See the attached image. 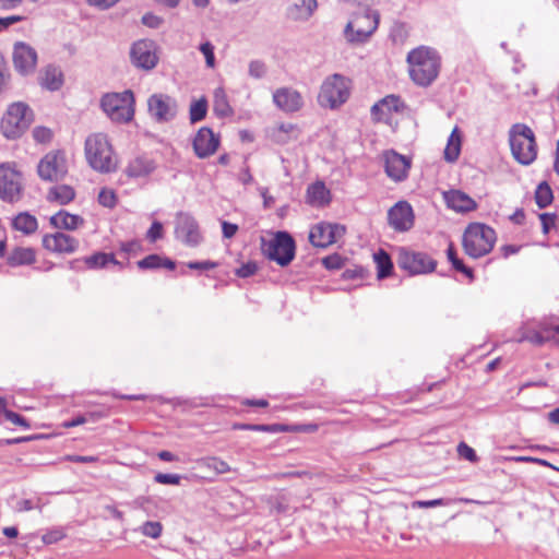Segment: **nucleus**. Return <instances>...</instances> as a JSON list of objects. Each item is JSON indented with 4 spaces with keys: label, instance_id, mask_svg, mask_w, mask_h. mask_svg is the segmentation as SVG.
I'll list each match as a JSON object with an SVG mask.
<instances>
[{
    "label": "nucleus",
    "instance_id": "nucleus-1",
    "mask_svg": "<svg viewBox=\"0 0 559 559\" xmlns=\"http://www.w3.org/2000/svg\"><path fill=\"white\" fill-rule=\"evenodd\" d=\"M406 61L412 81L419 86H429L439 75L441 58L433 48H414L407 53Z\"/></svg>",
    "mask_w": 559,
    "mask_h": 559
},
{
    "label": "nucleus",
    "instance_id": "nucleus-2",
    "mask_svg": "<svg viewBox=\"0 0 559 559\" xmlns=\"http://www.w3.org/2000/svg\"><path fill=\"white\" fill-rule=\"evenodd\" d=\"M84 148L86 160L94 170L108 174L117 169V158L105 133L98 132L88 135Z\"/></svg>",
    "mask_w": 559,
    "mask_h": 559
},
{
    "label": "nucleus",
    "instance_id": "nucleus-3",
    "mask_svg": "<svg viewBox=\"0 0 559 559\" xmlns=\"http://www.w3.org/2000/svg\"><path fill=\"white\" fill-rule=\"evenodd\" d=\"M513 341L528 342L535 346L555 342L559 346V320L545 318L540 321H526L519 328L518 337Z\"/></svg>",
    "mask_w": 559,
    "mask_h": 559
},
{
    "label": "nucleus",
    "instance_id": "nucleus-4",
    "mask_svg": "<svg viewBox=\"0 0 559 559\" xmlns=\"http://www.w3.org/2000/svg\"><path fill=\"white\" fill-rule=\"evenodd\" d=\"M496 240L497 235L493 228L481 223H472L465 229L462 242L465 253L477 259L488 254Z\"/></svg>",
    "mask_w": 559,
    "mask_h": 559
},
{
    "label": "nucleus",
    "instance_id": "nucleus-5",
    "mask_svg": "<svg viewBox=\"0 0 559 559\" xmlns=\"http://www.w3.org/2000/svg\"><path fill=\"white\" fill-rule=\"evenodd\" d=\"M379 22L380 13L377 10L367 9L362 13H354L347 22L343 35L349 44H364L377 31Z\"/></svg>",
    "mask_w": 559,
    "mask_h": 559
},
{
    "label": "nucleus",
    "instance_id": "nucleus-6",
    "mask_svg": "<svg viewBox=\"0 0 559 559\" xmlns=\"http://www.w3.org/2000/svg\"><path fill=\"white\" fill-rule=\"evenodd\" d=\"M513 157L522 165L532 164L537 156V145L533 130L524 123H515L509 131Z\"/></svg>",
    "mask_w": 559,
    "mask_h": 559
},
{
    "label": "nucleus",
    "instance_id": "nucleus-7",
    "mask_svg": "<svg viewBox=\"0 0 559 559\" xmlns=\"http://www.w3.org/2000/svg\"><path fill=\"white\" fill-rule=\"evenodd\" d=\"M350 95V80L334 73L328 76L320 88L318 103L323 108L335 109L346 103Z\"/></svg>",
    "mask_w": 559,
    "mask_h": 559
},
{
    "label": "nucleus",
    "instance_id": "nucleus-8",
    "mask_svg": "<svg viewBox=\"0 0 559 559\" xmlns=\"http://www.w3.org/2000/svg\"><path fill=\"white\" fill-rule=\"evenodd\" d=\"M396 262L409 276L429 275L437 267V260L427 252L399 248Z\"/></svg>",
    "mask_w": 559,
    "mask_h": 559
},
{
    "label": "nucleus",
    "instance_id": "nucleus-9",
    "mask_svg": "<svg viewBox=\"0 0 559 559\" xmlns=\"http://www.w3.org/2000/svg\"><path fill=\"white\" fill-rule=\"evenodd\" d=\"M261 249L270 260L286 266L295 258L296 246L287 231H277L272 239H262Z\"/></svg>",
    "mask_w": 559,
    "mask_h": 559
},
{
    "label": "nucleus",
    "instance_id": "nucleus-10",
    "mask_svg": "<svg viewBox=\"0 0 559 559\" xmlns=\"http://www.w3.org/2000/svg\"><path fill=\"white\" fill-rule=\"evenodd\" d=\"M133 93L124 91L123 93H112L103 96L100 105L104 112L116 122H128L133 118Z\"/></svg>",
    "mask_w": 559,
    "mask_h": 559
},
{
    "label": "nucleus",
    "instance_id": "nucleus-11",
    "mask_svg": "<svg viewBox=\"0 0 559 559\" xmlns=\"http://www.w3.org/2000/svg\"><path fill=\"white\" fill-rule=\"evenodd\" d=\"M33 111L22 102L9 106L1 121V129L5 138L15 139L20 136L31 124Z\"/></svg>",
    "mask_w": 559,
    "mask_h": 559
},
{
    "label": "nucleus",
    "instance_id": "nucleus-12",
    "mask_svg": "<svg viewBox=\"0 0 559 559\" xmlns=\"http://www.w3.org/2000/svg\"><path fill=\"white\" fill-rule=\"evenodd\" d=\"M23 191V177L10 164L0 165V199L4 202H16Z\"/></svg>",
    "mask_w": 559,
    "mask_h": 559
},
{
    "label": "nucleus",
    "instance_id": "nucleus-13",
    "mask_svg": "<svg viewBox=\"0 0 559 559\" xmlns=\"http://www.w3.org/2000/svg\"><path fill=\"white\" fill-rule=\"evenodd\" d=\"M37 171L39 177L46 181H58L63 179L68 173L67 159L61 152H50L39 162Z\"/></svg>",
    "mask_w": 559,
    "mask_h": 559
},
{
    "label": "nucleus",
    "instance_id": "nucleus-14",
    "mask_svg": "<svg viewBox=\"0 0 559 559\" xmlns=\"http://www.w3.org/2000/svg\"><path fill=\"white\" fill-rule=\"evenodd\" d=\"M151 117L159 123L171 121L176 118L178 105L175 98L166 94H153L147 99Z\"/></svg>",
    "mask_w": 559,
    "mask_h": 559
},
{
    "label": "nucleus",
    "instance_id": "nucleus-15",
    "mask_svg": "<svg viewBox=\"0 0 559 559\" xmlns=\"http://www.w3.org/2000/svg\"><path fill=\"white\" fill-rule=\"evenodd\" d=\"M346 233V228L341 224L321 222L313 225L309 233V241L318 248H326L337 241Z\"/></svg>",
    "mask_w": 559,
    "mask_h": 559
},
{
    "label": "nucleus",
    "instance_id": "nucleus-16",
    "mask_svg": "<svg viewBox=\"0 0 559 559\" xmlns=\"http://www.w3.org/2000/svg\"><path fill=\"white\" fill-rule=\"evenodd\" d=\"M130 58L136 68L154 69L158 62L156 44L150 39L138 40L131 47Z\"/></svg>",
    "mask_w": 559,
    "mask_h": 559
},
{
    "label": "nucleus",
    "instance_id": "nucleus-17",
    "mask_svg": "<svg viewBox=\"0 0 559 559\" xmlns=\"http://www.w3.org/2000/svg\"><path fill=\"white\" fill-rule=\"evenodd\" d=\"M415 214L407 201H399L388 211V224L399 233H405L413 228Z\"/></svg>",
    "mask_w": 559,
    "mask_h": 559
},
{
    "label": "nucleus",
    "instance_id": "nucleus-18",
    "mask_svg": "<svg viewBox=\"0 0 559 559\" xmlns=\"http://www.w3.org/2000/svg\"><path fill=\"white\" fill-rule=\"evenodd\" d=\"M12 60L14 69L21 75L34 73L37 66V52L26 43L17 41L14 44Z\"/></svg>",
    "mask_w": 559,
    "mask_h": 559
},
{
    "label": "nucleus",
    "instance_id": "nucleus-19",
    "mask_svg": "<svg viewBox=\"0 0 559 559\" xmlns=\"http://www.w3.org/2000/svg\"><path fill=\"white\" fill-rule=\"evenodd\" d=\"M175 234L177 239L190 247L198 246L202 240L198 222L188 213L177 215Z\"/></svg>",
    "mask_w": 559,
    "mask_h": 559
},
{
    "label": "nucleus",
    "instance_id": "nucleus-20",
    "mask_svg": "<svg viewBox=\"0 0 559 559\" xmlns=\"http://www.w3.org/2000/svg\"><path fill=\"white\" fill-rule=\"evenodd\" d=\"M70 267L76 271L116 267L120 269L121 263L115 259L112 253L97 252L90 257H84L71 261Z\"/></svg>",
    "mask_w": 559,
    "mask_h": 559
},
{
    "label": "nucleus",
    "instance_id": "nucleus-21",
    "mask_svg": "<svg viewBox=\"0 0 559 559\" xmlns=\"http://www.w3.org/2000/svg\"><path fill=\"white\" fill-rule=\"evenodd\" d=\"M79 240L62 231L47 234L43 237V247L56 253H73L79 248Z\"/></svg>",
    "mask_w": 559,
    "mask_h": 559
},
{
    "label": "nucleus",
    "instance_id": "nucleus-22",
    "mask_svg": "<svg viewBox=\"0 0 559 559\" xmlns=\"http://www.w3.org/2000/svg\"><path fill=\"white\" fill-rule=\"evenodd\" d=\"M192 145L199 158H206L217 151L219 139L213 133L212 129L203 127L194 135Z\"/></svg>",
    "mask_w": 559,
    "mask_h": 559
},
{
    "label": "nucleus",
    "instance_id": "nucleus-23",
    "mask_svg": "<svg viewBox=\"0 0 559 559\" xmlns=\"http://www.w3.org/2000/svg\"><path fill=\"white\" fill-rule=\"evenodd\" d=\"M384 167L388 177L399 182L406 179L411 160L394 151H389L384 154Z\"/></svg>",
    "mask_w": 559,
    "mask_h": 559
},
{
    "label": "nucleus",
    "instance_id": "nucleus-24",
    "mask_svg": "<svg viewBox=\"0 0 559 559\" xmlns=\"http://www.w3.org/2000/svg\"><path fill=\"white\" fill-rule=\"evenodd\" d=\"M273 100L280 109L286 112L297 111L304 105L300 93L290 87L276 90L273 94Z\"/></svg>",
    "mask_w": 559,
    "mask_h": 559
},
{
    "label": "nucleus",
    "instance_id": "nucleus-25",
    "mask_svg": "<svg viewBox=\"0 0 559 559\" xmlns=\"http://www.w3.org/2000/svg\"><path fill=\"white\" fill-rule=\"evenodd\" d=\"M443 199L448 207L459 213L474 211L477 207L476 202L461 190H449L443 192Z\"/></svg>",
    "mask_w": 559,
    "mask_h": 559
},
{
    "label": "nucleus",
    "instance_id": "nucleus-26",
    "mask_svg": "<svg viewBox=\"0 0 559 559\" xmlns=\"http://www.w3.org/2000/svg\"><path fill=\"white\" fill-rule=\"evenodd\" d=\"M306 202L313 207H323L331 202V192L323 181H316L307 188Z\"/></svg>",
    "mask_w": 559,
    "mask_h": 559
},
{
    "label": "nucleus",
    "instance_id": "nucleus-27",
    "mask_svg": "<svg viewBox=\"0 0 559 559\" xmlns=\"http://www.w3.org/2000/svg\"><path fill=\"white\" fill-rule=\"evenodd\" d=\"M39 84L41 87L55 92L63 85V73L56 66H47L39 74Z\"/></svg>",
    "mask_w": 559,
    "mask_h": 559
},
{
    "label": "nucleus",
    "instance_id": "nucleus-28",
    "mask_svg": "<svg viewBox=\"0 0 559 559\" xmlns=\"http://www.w3.org/2000/svg\"><path fill=\"white\" fill-rule=\"evenodd\" d=\"M50 224L58 229L75 230L84 225V218L67 211H59L50 217Z\"/></svg>",
    "mask_w": 559,
    "mask_h": 559
},
{
    "label": "nucleus",
    "instance_id": "nucleus-29",
    "mask_svg": "<svg viewBox=\"0 0 559 559\" xmlns=\"http://www.w3.org/2000/svg\"><path fill=\"white\" fill-rule=\"evenodd\" d=\"M317 8V0H297L287 9V15L294 21H307Z\"/></svg>",
    "mask_w": 559,
    "mask_h": 559
},
{
    "label": "nucleus",
    "instance_id": "nucleus-30",
    "mask_svg": "<svg viewBox=\"0 0 559 559\" xmlns=\"http://www.w3.org/2000/svg\"><path fill=\"white\" fill-rule=\"evenodd\" d=\"M155 169L153 159L146 156H138L133 158L126 168L129 177L139 178L150 175Z\"/></svg>",
    "mask_w": 559,
    "mask_h": 559
},
{
    "label": "nucleus",
    "instance_id": "nucleus-31",
    "mask_svg": "<svg viewBox=\"0 0 559 559\" xmlns=\"http://www.w3.org/2000/svg\"><path fill=\"white\" fill-rule=\"evenodd\" d=\"M75 198L74 189L69 185H57L51 187L47 192V201L55 202L59 205H66Z\"/></svg>",
    "mask_w": 559,
    "mask_h": 559
},
{
    "label": "nucleus",
    "instance_id": "nucleus-32",
    "mask_svg": "<svg viewBox=\"0 0 559 559\" xmlns=\"http://www.w3.org/2000/svg\"><path fill=\"white\" fill-rule=\"evenodd\" d=\"M35 262V250L26 247H16L8 254L7 263L10 266L28 265Z\"/></svg>",
    "mask_w": 559,
    "mask_h": 559
},
{
    "label": "nucleus",
    "instance_id": "nucleus-33",
    "mask_svg": "<svg viewBox=\"0 0 559 559\" xmlns=\"http://www.w3.org/2000/svg\"><path fill=\"white\" fill-rule=\"evenodd\" d=\"M136 265L141 270L175 269V262L173 260L158 254H150L138 261Z\"/></svg>",
    "mask_w": 559,
    "mask_h": 559
},
{
    "label": "nucleus",
    "instance_id": "nucleus-34",
    "mask_svg": "<svg viewBox=\"0 0 559 559\" xmlns=\"http://www.w3.org/2000/svg\"><path fill=\"white\" fill-rule=\"evenodd\" d=\"M12 226L14 229L25 235H31L37 230L38 222L34 215H31L27 212H22L13 218Z\"/></svg>",
    "mask_w": 559,
    "mask_h": 559
},
{
    "label": "nucleus",
    "instance_id": "nucleus-35",
    "mask_svg": "<svg viewBox=\"0 0 559 559\" xmlns=\"http://www.w3.org/2000/svg\"><path fill=\"white\" fill-rule=\"evenodd\" d=\"M197 463L201 468H204L214 475H222L231 471V467L227 462L216 456L202 457L198 460Z\"/></svg>",
    "mask_w": 559,
    "mask_h": 559
},
{
    "label": "nucleus",
    "instance_id": "nucleus-36",
    "mask_svg": "<svg viewBox=\"0 0 559 559\" xmlns=\"http://www.w3.org/2000/svg\"><path fill=\"white\" fill-rule=\"evenodd\" d=\"M461 153V136L459 134L457 128H454L452 133L448 139V144L444 148V159L447 162L453 163L455 162Z\"/></svg>",
    "mask_w": 559,
    "mask_h": 559
},
{
    "label": "nucleus",
    "instance_id": "nucleus-37",
    "mask_svg": "<svg viewBox=\"0 0 559 559\" xmlns=\"http://www.w3.org/2000/svg\"><path fill=\"white\" fill-rule=\"evenodd\" d=\"M373 260L377 266V275L379 280L391 275L393 263L390 255L385 251L379 250L373 254Z\"/></svg>",
    "mask_w": 559,
    "mask_h": 559
},
{
    "label": "nucleus",
    "instance_id": "nucleus-38",
    "mask_svg": "<svg viewBox=\"0 0 559 559\" xmlns=\"http://www.w3.org/2000/svg\"><path fill=\"white\" fill-rule=\"evenodd\" d=\"M214 112L219 117H226L233 114L228 104L227 96L223 88H216L214 92Z\"/></svg>",
    "mask_w": 559,
    "mask_h": 559
},
{
    "label": "nucleus",
    "instance_id": "nucleus-39",
    "mask_svg": "<svg viewBox=\"0 0 559 559\" xmlns=\"http://www.w3.org/2000/svg\"><path fill=\"white\" fill-rule=\"evenodd\" d=\"M552 198V191L549 185L546 181L540 182L535 192V200L538 207L544 209L548 206Z\"/></svg>",
    "mask_w": 559,
    "mask_h": 559
},
{
    "label": "nucleus",
    "instance_id": "nucleus-40",
    "mask_svg": "<svg viewBox=\"0 0 559 559\" xmlns=\"http://www.w3.org/2000/svg\"><path fill=\"white\" fill-rule=\"evenodd\" d=\"M207 112V100L202 97L190 105V121L192 123L203 120Z\"/></svg>",
    "mask_w": 559,
    "mask_h": 559
},
{
    "label": "nucleus",
    "instance_id": "nucleus-41",
    "mask_svg": "<svg viewBox=\"0 0 559 559\" xmlns=\"http://www.w3.org/2000/svg\"><path fill=\"white\" fill-rule=\"evenodd\" d=\"M239 429L243 430H252V431H262V432H282V430L287 429V425L281 424H272V425H252V424H243L238 426Z\"/></svg>",
    "mask_w": 559,
    "mask_h": 559
},
{
    "label": "nucleus",
    "instance_id": "nucleus-42",
    "mask_svg": "<svg viewBox=\"0 0 559 559\" xmlns=\"http://www.w3.org/2000/svg\"><path fill=\"white\" fill-rule=\"evenodd\" d=\"M259 270V265L254 261H248L242 263L239 267L235 270V274L238 277L247 278L257 275Z\"/></svg>",
    "mask_w": 559,
    "mask_h": 559
},
{
    "label": "nucleus",
    "instance_id": "nucleus-43",
    "mask_svg": "<svg viewBox=\"0 0 559 559\" xmlns=\"http://www.w3.org/2000/svg\"><path fill=\"white\" fill-rule=\"evenodd\" d=\"M199 50L205 58L206 67L210 69H214L216 66V60L213 44L211 41H204L200 45Z\"/></svg>",
    "mask_w": 559,
    "mask_h": 559
},
{
    "label": "nucleus",
    "instance_id": "nucleus-44",
    "mask_svg": "<svg viewBox=\"0 0 559 559\" xmlns=\"http://www.w3.org/2000/svg\"><path fill=\"white\" fill-rule=\"evenodd\" d=\"M163 526L159 522L147 521L141 527V533L144 536L157 538L162 534Z\"/></svg>",
    "mask_w": 559,
    "mask_h": 559
},
{
    "label": "nucleus",
    "instance_id": "nucleus-45",
    "mask_svg": "<svg viewBox=\"0 0 559 559\" xmlns=\"http://www.w3.org/2000/svg\"><path fill=\"white\" fill-rule=\"evenodd\" d=\"M380 103L385 108L388 114H390L391 111H400L401 108L403 107L401 98L395 95H388L380 99Z\"/></svg>",
    "mask_w": 559,
    "mask_h": 559
},
{
    "label": "nucleus",
    "instance_id": "nucleus-46",
    "mask_svg": "<svg viewBox=\"0 0 559 559\" xmlns=\"http://www.w3.org/2000/svg\"><path fill=\"white\" fill-rule=\"evenodd\" d=\"M345 259L337 253L322 259V264L328 270H341L344 266Z\"/></svg>",
    "mask_w": 559,
    "mask_h": 559
},
{
    "label": "nucleus",
    "instance_id": "nucleus-47",
    "mask_svg": "<svg viewBox=\"0 0 559 559\" xmlns=\"http://www.w3.org/2000/svg\"><path fill=\"white\" fill-rule=\"evenodd\" d=\"M10 82V73L7 68L5 59L0 51V94L4 92Z\"/></svg>",
    "mask_w": 559,
    "mask_h": 559
},
{
    "label": "nucleus",
    "instance_id": "nucleus-48",
    "mask_svg": "<svg viewBox=\"0 0 559 559\" xmlns=\"http://www.w3.org/2000/svg\"><path fill=\"white\" fill-rule=\"evenodd\" d=\"M249 75L253 79H261L266 72L265 64L260 60H252L249 63Z\"/></svg>",
    "mask_w": 559,
    "mask_h": 559
},
{
    "label": "nucleus",
    "instance_id": "nucleus-49",
    "mask_svg": "<svg viewBox=\"0 0 559 559\" xmlns=\"http://www.w3.org/2000/svg\"><path fill=\"white\" fill-rule=\"evenodd\" d=\"M449 502H450V500L442 499V498L433 499V500H426V501L417 500L412 503V507L414 509H416V508L427 509V508L447 506V504H449Z\"/></svg>",
    "mask_w": 559,
    "mask_h": 559
},
{
    "label": "nucleus",
    "instance_id": "nucleus-50",
    "mask_svg": "<svg viewBox=\"0 0 559 559\" xmlns=\"http://www.w3.org/2000/svg\"><path fill=\"white\" fill-rule=\"evenodd\" d=\"M155 481L163 485H179L181 476L178 474H163L158 473L154 477Z\"/></svg>",
    "mask_w": 559,
    "mask_h": 559
},
{
    "label": "nucleus",
    "instance_id": "nucleus-51",
    "mask_svg": "<svg viewBox=\"0 0 559 559\" xmlns=\"http://www.w3.org/2000/svg\"><path fill=\"white\" fill-rule=\"evenodd\" d=\"M98 202L106 207H114L116 204V195L112 190L103 189L98 194Z\"/></svg>",
    "mask_w": 559,
    "mask_h": 559
},
{
    "label": "nucleus",
    "instance_id": "nucleus-52",
    "mask_svg": "<svg viewBox=\"0 0 559 559\" xmlns=\"http://www.w3.org/2000/svg\"><path fill=\"white\" fill-rule=\"evenodd\" d=\"M1 414H3L5 419L12 424L24 428H29V424L26 421V419L12 411H9L4 407V411H2Z\"/></svg>",
    "mask_w": 559,
    "mask_h": 559
},
{
    "label": "nucleus",
    "instance_id": "nucleus-53",
    "mask_svg": "<svg viewBox=\"0 0 559 559\" xmlns=\"http://www.w3.org/2000/svg\"><path fill=\"white\" fill-rule=\"evenodd\" d=\"M146 238L150 242H155L163 238V225L159 222H153L150 229L146 233Z\"/></svg>",
    "mask_w": 559,
    "mask_h": 559
},
{
    "label": "nucleus",
    "instance_id": "nucleus-54",
    "mask_svg": "<svg viewBox=\"0 0 559 559\" xmlns=\"http://www.w3.org/2000/svg\"><path fill=\"white\" fill-rule=\"evenodd\" d=\"M457 452L459 454L466 459L467 461L469 462H476L478 460L477 455H476V452L474 451V449H472L469 445H467L466 443L464 442H461L459 445H457Z\"/></svg>",
    "mask_w": 559,
    "mask_h": 559
},
{
    "label": "nucleus",
    "instance_id": "nucleus-55",
    "mask_svg": "<svg viewBox=\"0 0 559 559\" xmlns=\"http://www.w3.org/2000/svg\"><path fill=\"white\" fill-rule=\"evenodd\" d=\"M164 20L153 13H145L142 16V23L151 28H158L163 24Z\"/></svg>",
    "mask_w": 559,
    "mask_h": 559
},
{
    "label": "nucleus",
    "instance_id": "nucleus-56",
    "mask_svg": "<svg viewBox=\"0 0 559 559\" xmlns=\"http://www.w3.org/2000/svg\"><path fill=\"white\" fill-rule=\"evenodd\" d=\"M51 135V131L45 127H37L33 130V136L38 143L48 142Z\"/></svg>",
    "mask_w": 559,
    "mask_h": 559
},
{
    "label": "nucleus",
    "instance_id": "nucleus-57",
    "mask_svg": "<svg viewBox=\"0 0 559 559\" xmlns=\"http://www.w3.org/2000/svg\"><path fill=\"white\" fill-rule=\"evenodd\" d=\"M317 430H318L317 424H307V425L287 426V429L282 430V432H316Z\"/></svg>",
    "mask_w": 559,
    "mask_h": 559
},
{
    "label": "nucleus",
    "instance_id": "nucleus-58",
    "mask_svg": "<svg viewBox=\"0 0 559 559\" xmlns=\"http://www.w3.org/2000/svg\"><path fill=\"white\" fill-rule=\"evenodd\" d=\"M64 536L66 535L62 530H52V531L47 532L43 536V542L45 544H53V543L61 540Z\"/></svg>",
    "mask_w": 559,
    "mask_h": 559
},
{
    "label": "nucleus",
    "instance_id": "nucleus-59",
    "mask_svg": "<svg viewBox=\"0 0 559 559\" xmlns=\"http://www.w3.org/2000/svg\"><path fill=\"white\" fill-rule=\"evenodd\" d=\"M186 266L191 270L203 271L216 267L217 263L212 261H194L186 263Z\"/></svg>",
    "mask_w": 559,
    "mask_h": 559
},
{
    "label": "nucleus",
    "instance_id": "nucleus-60",
    "mask_svg": "<svg viewBox=\"0 0 559 559\" xmlns=\"http://www.w3.org/2000/svg\"><path fill=\"white\" fill-rule=\"evenodd\" d=\"M539 219L542 222L544 234H547L550 228L555 226L556 216L554 214L543 213L539 215Z\"/></svg>",
    "mask_w": 559,
    "mask_h": 559
},
{
    "label": "nucleus",
    "instance_id": "nucleus-61",
    "mask_svg": "<svg viewBox=\"0 0 559 559\" xmlns=\"http://www.w3.org/2000/svg\"><path fill=\"white\" fill-rule=\"evenodd\" d=\"M222 231L224 238L230 239L238 231V226L236 224L224 221L222 222Z\"/></svg>",
    "mask_w": 559,
    "mask_h": 559
},
{
    "label": "nucleus",
    "instance_id": "nucleus-62",
    "mask_svg": "<svg viewBox=\"0 0 559 559\" xmlns=\"http://www.w3.org/2000/svg\"><path fill=\"white\" fill-rule=\"evenodd\" d=\"M451 264H452L453 269L461 272L466 277H473L472 269L465 266L461 259L456 258L455 260H453V262H451Z\"/></svg>",
    "mask_w": 559,
    "mask_h": 559
},
{
    "label": "nucleus",
    "instance_id": "nucleus-63",
    "mask_svg": "<svg viewBox=\"0 0 559 559\" xmlns=\"http://www.w3.org/2000/svg\"><path fill=\"white\" fill-rule=\"evenodd\" d=\"M388 112L385 110V108L382 106V104L379 102H377L372 107H371V116L372 118L376 120V121H380L384 116H386Z\"/></svg>",
    "mask_w": 559,
    "mask_h": 559
},
{
    "label": "nucleus",
    "instance_id": "nucleus-64",
    "mask_svg": "<svg viewBox=\"0 0 559 559\" xmlns=\"http://www.w3.org/2000/svg\"><path fill=\"white\" fill-rule=\"evenodd\" d=\"M22 20H23V17L21 15H10L7 17H0V28L1 29L7 28V27L11 26L12 24L17 23Z\"/></svg>",
    "mask_w": 559,
    "mask_h": 559
}]
</instances>
